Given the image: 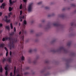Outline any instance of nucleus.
<instances>
[{
	"mask_svg": "<svg viewBox=\"0 0 76 76\" xmlns=\"http://www.w3.org/2000/svg\"><path fill=\"white\" fill-rule=\"evenodd\" d=\"M21 34V31H20L19 33V35H20Z\"/></svg>",
	"mask_w": 76,
	"mask_h": 76,
	"instance_id": "nucleus-46",
	"label": "nucleus"
},
{
	"mask_svg": "<svg viewBox=\"0 0 76 76\" xmlns=\"http://www.w3.org/2000/svg\"><path fill=\"white\" fill-rule=\"evenodd\" d=\"M32 50L31 49H30L29 50V53H32Z\"/></svg>",
	"mask_w": 76,
	"mask_h": 76,
	"instance_id": "nucleus-29",
	"label": "nucleus"
},
{
	"mask_svg": "<svg viewBox=\"0 0 76 76\" xmlns=\"http://www.w3.org/2000/svg\"><path fill=\"white\" fill-rule=\"evenodd\" d=\"M65 8H64L62 10H65Z\"/></svg>",
	"mask_w": 76,
	"mask_h": 76,
	"instance_id": "nucleus-51",
	"label": "nucleus"
},
{
	"mask_svg": "<svg viewBox=\"0 0 76 76\" xmlns=\"http://www.w3.org/2000/svg\"><path fill=\"white\" fill-rule=\"evenodd\" d=\"M42 22H44V20H43Z\"/></svg>",
	"mask_w": 76,
	"mask_h": 76,
	"instance_id": "nucleus-54",
	"label": "nucleus"
},
{
	"mask_svg": "<svg viewBox=\"0 0 76 76\" xmlns=\"http://www.w3.org/2000/svg\"><path fill=\"white\" fill-rule=\"evenodd\" d=\"M20 23H19V26H20Z\"/></svg>",
	"mask_w": 76,
	"mask_h": 76,
	"instance_id": "nucleus-55",
	"label": "nucleus"
},
{
	"mask_svg": "<svg viewBox=\"0 0 76 76\" xmlns=\"http://www.w3.org/2000/svg\"><path fill=\"white\" fill-rule=\"evenodd\" d=\"M62 50H63V51H64L65 52H66V51H67V50L65 49L64 47H61L57 51H55L54 50H53V52H56V51H61Z\"/></svg>",
	"mask_w": 76,
	"mask_h": 76,
	"instance_id": "nucleus-4",
	"label": "nucleus"
},
{
	"mask_svg": "<svg viewBox=\"0 0 76 76\" xmlns=\"http://www.w3.org/2000/svg\"><path fill=\"white\" fill-rule=\"evenodd\" d=\"M24 59H25V57L23 56L21 57V60L23 61V60H24Z\"/></svg>",
	"mask_w": 76,
	"mask_h": 76,
	"instance_id": "nucleus-21",
	"label": "nucleus"
},
{
	"mask_svg": "<svg viewBox=\"0 0 76 76\" xmlns=\"http://www.w3.org/2000/svg\"><path fill=\"white\" fill-rule=\"evenodd\" d=\"M6 61V59L5 58H4L2 61L3 63H4V61Z\"/></svg>",
	"mask_w": 76,
	"mask_h": 76,
	"instance_id": "nucleus-23",
	"label": "nucleus"
},
{
	"mask_svg": "<svg viewBox=\"0 0 76 76\" xmlns=\"http://www.w3.org/2000/svg\"><path fill=\"white\" fill-rule=\"evenodd\" d=\"M0 56H1V55H0Z\"/></svg>",
	"mask_w": 76,
	"mask_h": 76,
	"instance_id": "nucleus-57",
	"label": "nucleus"
},
{
	"mask_svg": "<svg viewBox=\"0 0 76 76\" xmlns=\"http://www.w3.org/2000/svg\"><path fill=\"white\" fill-rule=\"evenodd\" d=\"M64 17V15H62V16H61V17Z\"/></svg>",
	"mask_w": 76,
	"mask_h": 76,
	"instance_id": "nucleus-49",
	"label": "nucleus"
},
{
	"mask_svg": "<svg viewBox=\"0 0 76 76\" xmlns=\"http://www.w3.org/2000/svg\"><path fill=\"white\" fill-rule=\"evenodd\" d=\"M34 32V30H31V31H30V32L31 33H33V32Z\"/></svg>",
	"mask_w": 76,
	"mask_h": 76,
	"instance_id": "nucleus-40",
	"label": "nucleus"
},
{
	"mask_svg": "<svg viewBox=\"0 0 76 76\" xmlns=\"http://www.w3.org/2000/svg\"><path fill=\"white\" fill-rule=\"evenodd\" d=\"M32 6H33V3H31L29 5L28 8V12H31V11H32Z\"/></svg>",
	"mask_w": 76,
	"mask_h": 76,
	"instance_id": "nucleus-5",
	"label": "nucleus"
},
{
	"mask_svg": "<svg viewBox=\"0 0 76 76\" xmlns=\"http://www.w3.org/2000/svg\"><path fill=\"white\" fill-rule=\"evenodd\" d=\"M13 10V8H11V7H9V12H11L12 10Z\"/></svg>",
	"mask_w": 76,
	"mask_h": 76,
	"instance_id": "nucleus-15",
	"label": "nucleus"
},
{
	"mask_svg": "<svg viewBox=\"0 0 76 76\" xmlns=\"http://www.w3.org/2000/svg\"><path fill=\"white\" fill-rule=\"evenodd\" d=\"M8 56V51H7L6 53V57H7V56Z\"/></svg>",
	"mask_w": 76,
	"mask_h": 76,
	"instance_id": "nucleus-30",
	"label": "nucleus"
},
{
	"mask_svg": "<svg viewBox=\"0 0 76 76\" xmlns=\"http://www.w3.org/2000/svg\"><path fill=\"white\" fill-rule=\"evenodd\" d=\"M49 8H48V7H45V9H48Z\"/></svg>",
	"mask_w": 76,
	"mask_h": 76,
	"instance_id": "nucleus-42",
	"label": "nucleus"
},
{
	"mask_svg": "<svg viewBox=\"0 0 76 76\" xmlns=\"http://www.w3.org/2000/svg\"><path fill=\"white\" fill-rule=\"evenodd\" d=\"M7 60L8 62H9V63H11V58H9L7 59Z\"/></svg>",
	"mask_w": 76,
	"mask_h": 76,
	"instance_id": "nucleus-14",
	"label": "nucleus"
},
{
	"mask_svg": "<svg viewBox=\"0 0 76 76\" xmlns=\"http://www.w3.org/2000/svg\"><path fill=\"white\" fill-rule=\"evenodd\" d=\"M25 18V16L24 15H23V16H20V19H24Z\"/></svg>",
	"mask_w": 76,
	"mask_h": 76,
	"instance_id": "nucleus-24",
	"label": "nucleus"
},
{
	"mask_svg": "<svg viewBox=\"0 0 76 76\" xmlns=\"http://www.w3.org/2000/svg\"><path fill=\"white\" fill-rule=\"evenodd\" d=\"M4 43H2L0 45V47H1V48H3L4 47Z\"/></svg>",
	"mask_w": 76,
	"mask_h": 76,
	"instance_id": "nucleus-12",
	"label": "nucleus"
},
{
	"mask_svg": "<svg viewBox=\"0 0 76 76\" xmlns=\"http://www.w3.org/2000/svg\"><path fill=\"white\" fill-rule=\"evenodd\" d=\"M23 1L24 3H26V0H23Z\"/></svg>",
	"mask_w": 76,
	"mask_h": 76,
	"instance_id": "nucleus-43",
	"label": "nucleus"
},
{
	"mask_svg": "<svg viewBox=\"0 0 76 76\" xmlns=\"http://www.w3.org/2000/svg\"><path fill=\"white\" fill-rule=\"evenodd\" d=\"M10 27L12 29H13V25H12V23H11L10 24Z\"/></svg>",
	"mask_w": 76,
	"mask_h": 76,
	"instance_id": "nucleus-22",
	"label": "nucleus"
},
{
	"mask_svg": "<svg viewBox=\"0 0 76 76\" xmlns=\"http://www.w3.org/2000/svg\"><path fill=\"white\" fill-rule=\"evenodd\" d=\"M0 76H3L2 75H1Z\"/></svg>",
	"mask_w": 76,
	"mask_h": 76,
	"instance_id": "nucleus-56",
	"label": "nucleus"
},
{
	"mask_svg": "<svg viewBox=\"0 0 76 76\" xmlns=\"http://www.w3.org/2000/svg\"><path fill=\"white\" fill-rule=\"evenodd\" d=\"M17 76H20L19 74H17Z\"/></svg>",
	"mask_w": 76,
	"mask_h": 76,
	"instance_id": "nucleus-52",
	"label": "nucleus"
},
{
	"mask_svg": "<svg viewBox=\"0 0 76 76\" xmlns=\"http://www.w3.org/2000/svg\"><path fill=\"white\" fill-rule=\"evenodd\" d=\"M5 75L6 76H7V75H8V72L7 71H6Z\"/></svg>",
	"mask_w": 76,
	"mask_h": 76,
	"instance_id": "nucleus-25",
	"label": "nucleus"
},
{
	"mask_svg": "<svg viewBox=\"0 0 76 76\" xmlns=\"http://www.w3.org/2000/svg\"><path fill=\"white\" fill-rule=\"evenodd\" d=\"M0 72L1 73H2L3 72V69H2V66H1L0 68Z\"/></svg>",
	"mask_w": 76,
	"mask_h": 76,
	"instance_id": "nucleus-17",
	"label": "nucleus"
},
{
	"mask_svg": "<svg viewBox=\"0 0 76 76\" xmlns=\"http://www.w3.org/2000/svg\"><path fill=\"white\" fill-rule=\"evenodd\" d=\"M12 51H10V56H12Z\"/></svg>",
	"mask_w": 76,
	"mask_h": 76,
	"instance_id": "nucleus-37",
	"label": "nucleus"
},
{
	"mask_svg": "<svg viewBox=\"0 0 76 76\" xmlns=\"http://www.w3.org/2000/svg\"><path fill=\"white\" fill-rule=\"evenodd\" d=\"M10 76H12V72H11L10 74Z\"/></svg>",
	"mask_w": 76,
	"mask_h": 76,
	"instance_id": "nucleus-44",
	"label": "nucleus"
},
{
	"mask_svg": "<svg viewBox=\"0 0 76 76\" xmlns=\"http://www.w3.org/2000/svg\"><path fill=\"white\" fill-rule=\"evenodd\" d=\"M22 11L20 10V15H22Z\"/></svg>",
	"mask_w": 76,
	"mask_h": 76,
	"instance_id": "nucleus-28",
	"label": "nucleus"
},
{
	"mask_svg": "<svg viewBox=\"0 0 76 76\" xmlns=\"http://www.w3.org/2000/svg\"><path fill=\"white\" fill-rule=\"evenodd\" d=\"M16 28L15 27H14V31L15 32H16Z\"/></svg>",
	"mask_w": 76,
	"mask_h": 76,
	"instance_id": "nucleus-38",
	"label": "nucleus"
},
{
	"mask_svg": "<svg viewBox=\"0 0 76 76\" xmlns=\"http://www.w3.org/2000/svg\"><path fill=\"white\" fill-rule=\"evenodd\" d=\"M12 12H10L8 15V18H10V15H12Z\"/></svg>",
	"mask_w": 76,
	"mask_h": 76,
	"instance_id": "nucleus-19",
	"label": "nucleus"
},
{
	"mask_svg": "<svg viewBox=\"0 0 76 76\" xmlns=\"http://www.w3.org/2000/svg\"><path fill=\"white\" fill-rule=\"evenodd\" d=\"M23 7H22V4H21L19 6V8L20 9H22Z\"/></svg>",
	"mask_w": 76,
	"mask_h": 76,
	"instance_id": "nucleus-18",
	"label": "nucleus"
},
{
	"mask_svg": "<svg viewBox=\"0 0 76 76\" xmlns=\"http://www.w3.org/2000/svg\"><path fill=\"white\" fill-rule=\"evenodd\" d=\"M15 34V32H12L10 34V36H11L12 38V36L13 35Z\"/></svg>",
	"mask_w": 76,
	"mask_h": 76,
	"instance_id": "nucleus-13",
	"label": "nucleus"
},
{
	"mask_svg": "<svg viewBox=\"0 0 76 76\" xmlns=\"http://www.w3.org/2000/svg\"><path fill=\"white\" fill-rule=\"evenodd\" d=\"M7 67H8V65H7L5 67H4V69L5 70H7V69L8 68H7Z\"/></svg>",
	"mask_w": 76,
	"mask_h": 76,
	"instance_id": "nucleus-16",
	"label": "nucleus"
},
{
	"mask_svg": "<svg viewBox=\"0 0 76 76\" xmlns=\"http://www.w3.org/2000/svg\"><path fill=\"white\" fill-rule=\"evenodd\" d=\"M34 64H35L37 63V61L36 60H34L33 62Z\"/></svg>",
	"mask_w": 76,
	"mask_h": 76,
	"instance_id": "nucleus-31",
	"label": "nucleus"
},
{
	"mask_svg": "<svg viewBox=\"0 0 76 76\" xmlns=\"http://www.w3.org/2000/svg\"><path fill=\"white\" fill-rule=\"evenodd\" d=\"M70 45H71V42H69L67 44V45H68V46H70Z\"/></svg>",
	"mask_w": 76,
	"mask_h": 76,
	"instance_id": "nucleus-26",
	"label": "nucleus"
},
{
	"mask_svg": "<svg viewBox=\"0 0 76 76\" xmlns=\"http://www.w3.org/2000/svg\"><path fill=\"white\" fill-rule=\"evenodd\" d=\"M6 28L8 30H10V27H9V26H6Z\"/></svg>",
	"mask_w": 76,
	"mask_h": 76,
	"instance_id": "nucleus-20",
	"label": "nucleus"
},
{
	"mask_svg": "<svg viewBox=\"0 0 76 76\" xmlns=\"http://www.w3.org/2000/svg\"><path fill=\"white\" fill-rule=\"evenodd\" d=\"M5 40L9 39L10 41V44L9 45L10 47V49L11 50L12 48H15V43L17 42V40L15 39V38H12L11 36H10L9 37H6L5 38Z\"/></svg>",
	"mask_w": 76,
	"mask_h": 76,
	"instance_id": "nucleus-2",
	"label": "nucleus"
},
{
	"mask_svg": "<svg viewBox=\"0 0 76 76\" xmlns=\"http://www.w3.org/2000/svg\"><path fill=\"white\" fill-rule=\"evenodd\" d=\"M42 4V2H40L39 3H38L37 4H39V5L41 4Z\"/></svg>",
	"mask_w": 76,
	"mask_h": 76,
	"instance_id": "nucleus-33",
	"label": "nucleus"
},
{
	"mask_svg": "<svg viewBox=\"0 0 76 76\" xmlns=\"http://www.w3.org/2000/svg\"><path fill=\"white\" fill-rule=\"evenodd\" d=\"M2 26H3V24H2L1 23L0 24V27H2Z\"/></svg>",
	"mask_w": 76,
	"mask_h": 76,
	"instance_id": "nucleus-36",
	"label": "nucleus"
},
{
	"mask_svg": "<svg viewBox=\"0 0 76 76\" xmlns=\"http://www.w3.org/2000/svg\"><path fill=\"white\" fill-rule=\"evenodd\" d=\"M48 61H46V63H48Z\"/></svg>",
	"mask_w": 76,
	"mask_h": 76,
	"instance_id": "nucleus-50",
	"label": "nucleus"
},
{
	"mask_svg": "<svg viewBox=\"0 0 76 76\" xmlns=\"http://www.w3.org/2000/svg\"><path fill=\"white\" fill-rule=\"evenodd\" d=\"M26 34V31L24 29H22V35L21 36V42H20V45H19V46H20V47L22 50H23V43L24 42V35L23 34Z\"/></svg>",
	"mask_w": 76,
	"mask_h": 76,
	"instance_id": "nucleus-3",
	"label": "nucleus"
},
{
	"mask_svg": "<svg viewBox=\"0 0 76 76\" xmlns=\"http://www.w3.org/2000/svg\"><path fill=\"white\" fill-rule=\"evenodd\" d=\"M72 6H75V5H74V4H72Z\"/></svg>",
	"mask_w": 76,
	"mask_h": 76,
	"instance_id": "nucleus-53",
	"label": "nucleus"
},
{
	"mask_svg": "<svg viewBox=\"0 0 76 76\" xmlns=\"http://www.w3.org/2000/svg\"><path fill=\"white\" fill-rule=\"evenodd\" d=\"M2 41H6V39H5V38H3V39H2Z\"/></svg>",
	"mask_w": 76,
	"mask_h": 76,
	"instance_id": "nucleus-32",
	"label": "nucleus"
},
{
	"mask_svg": "<svg viewBox=\"0 0 76 76\" xmlns=\"http://www.w3.org/2000/svg\"><path fill=\"white\" fill-rule=\"evenodd\" d=\"M4 49H5V50H6V51H8V50H7V48H6V47H4Z\"/></svg>",
	"mask_w": 76,
	"mask_h": 76,
	"instance_id": "nucleus-27",
	"label": "nucleus"
},
{
	"mask_svg": "<svg viewBox=\"0 0 76 76\" xmlns=\"http://www.w3.org/2000/svg\"><path fill=\"white\" fill-rule=\"evenodd\" d=\"M29 63H31V61H29Z\"/></svg>",
	"mask_w": 76,
	"mask_h": 76,
	"instance_id": "nucleus-48",
	"label": "nucleus"
},
{
	"mask_svg": "<svg viewBox=\"0 0 76 76\" xmlns=\"http://www.w3.org/2000/svg\"><path fill=\"white\" fill-rule=\"evenodd\" d=\"M1 15H2V12H0V16H1Z\"/></svg>",
	"mask_w": 76,
	"mask_h": 76,
	"instance_id": "nucleus-41",
	"label": "nucleus"
},
{
	"mask_svg": "<svg viewBox=\"0 0 76 76\" xmlns=\"http://www.w3.org/2000/svg\"><path fill=\"white\" fill-rule=\"evenodd\" d=\"M26 69L27 70H28V69H29V67H27L26 68Z\"/></svg>",
	"mask_w": 76,
	"mask_h": 76,
	"instance_id": "nucleus-45",
	"label": "nucleus"
},
{
	"mask_svg": "<svg viewBox=\"0 0 76 76\" xmlns=\"http://www.w3.org/2000/svg\"><path fill=\"white\" fill-rule=\"evenodd\" d=\"M5 40L9 39L10 41V44L9 45L10 47V49L11 50L12 48H15V43L17 42V40L15 39V38H12L11 36H10L9 37H6L5 38Z\"/></svg>",
	"mask_w": 76,
	"mask_h": 76,
	"instance_id": "nucleus-1",
	"label": "nucleus"
},
{
	"mask_svg": "<svg viewBox=\"0 0 76 76\" xmlns=\"http://www.w3.org/2000/svg\"><path fill=\"white\" fill-rule=\"evenodd\" d=\"M6 6V4L5 3H3L2 4V5L0 6V7L1 9H2L3 8L4 9V7Z\"/></svg>",
	"mask_w": 76,
	"mask_h": 76,
	"instance_id": "nucleus-8",
	"label": "nucleus"
},
{
	"mask_svg": "<svg viewBox=\"0 0 76 76\" xmlns=\"http://www.w3.org/2000/svg\"><path fill=\"white\" fill-rule=\"evenodd\" d=\"M16 1H12V0H9V2L10 4H13L14 3H15Z\"/></svg>",
	"mask_w": 76,
	"mask_h": 76,
	"instance_id": "nucleus-9",
	"label": "nucleus"
},
{
	"mask_svg": "<svg viewBox=\"0 0 76 76\" xmlns=\"http://www.w3.org/2000/svg\"><path fill=\"white\" fill-rule=\"evenodd\" d=\"M74 25V23H71V26H73Z\"/></svg>",
	"mask_w": 76,
	"mask_h": 76,
	"instance_id": "nucleus-39",
	"label": "nucleus"
},
{
	"mask_svg": "<svg viewBox=\"0 0 76 76\" xmlns=\"http://www.w3.org/2000/svg\"><path fill=\"white\" fill-rule=\"evenodd\" d=\"M26 23H27L26 21V20H24V21L23 24V26L24 27V28H25V25H26Z\"/></svg>",
	"mask_w": 76,
	"mask_h": 76,
	"instance_id": "nucleus-10",
	"label": "nucleus"
},
{
	"mask_svg": "<svg viewBox=\"0 0 76 76\" xmlns=\"http://www.w3.org/2000/svg\"><path fill=\"white\" fill-rule=\"evenodd\" d=\"M53 25L55 26H60L61 24H60L58 22L56 23L53 24Z\"/></svg>",
	"mask_w": 76,
	"mask_h": 76,
	"instance_id": "nucleus-6",
	"label": "nucleus"
},
{
	"mask_svg": "<svg viewBox=\"0 0 76 76\" xmlns=\"http://www.w3.org/2000/svg\"><path fill=\"white\" fill-rule=\"evenodd\" d=\"M4 1V0H0V2L1 3Z\"/></svg>",
	"mask_w": 76,
	"mask_h": 76,
	"instance_id": "nucleus-35",
	"label": "nucleus"
},
{
	"mask_svg": "<svg viewBox=\"0 0 76 76\" xmlns=\"http://www.w3.org/2000/svg\"><path fill=\"white\" fill-rule=\"evenodd\" d=\"M14 75H13L12 76H15V75L16 74V66H15L14 67Z\"/></svg>",
	"mask_w": 76,
	"mask_h": 76,
	"instance_id": "nucleus-11",
	"label": "nucleus"
},
{
	"mask_svg": "<svg viewBox=\"0 0 76 76\" xmlns=\"http://www.w3.org/2000/svg\"><path fill=\"white\" fill-rule=\"evenodd\" d=\"M28 72H25L24 73V75H28Z\"/></svg>",
	"mask_w": 76,
	"mask_h": 76,
	"instance_id": "nucleus-34",
	"label": "nucleus"
},
{
	"mask_svg": "<svg viewBox=\"0 0 76 76\" xmlns=\"http://www.w3.org/2000/svg\"><path fill=\"white\" fill-rule=\"evenodd\" d=\"M5 18H6V19L5 20V21L7 23H9V22H10V20H8L7 19V16L6 15L5 16Z\"/></svg>",
	"mask_w": 76,
	"mask_h": 76,
	"instance_id": "nucleus-7",
	"label": "nucleus"
},
{
	"mask_svg": "<svg viewBox=\"0 0 76 76\" xmlns=\"http://www.w3.org/2000/svg\"><path fill=\"white\" fill-rule=\"evenodd\" d=\"M20 21L22 22V19H20Z\"/></svg>",
	"mask_w": 76,
	"mask_h": 76,
	"instance_id": "nucleus-47",
	"label": "nucleus"
}]
</instances>
